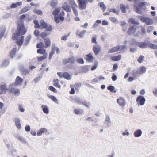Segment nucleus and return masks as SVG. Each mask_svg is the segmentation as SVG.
<instances>
[{
    "label": "nucleus",
    "mask_w": 157,
    "mask_h": 157,
    "mask_svg": "<svg viewBox=\"0 0 157 157\" xmlns=\"http://www.w3.org/2000/svg\"><path fill=\"white\" fill-rule=\"evenodd\" d=\"M26 31L23 21L19 20L17 23V30L12 36L13 39L17 40V43L19 46L22 44L24 39V36H20L24 35Z\"/></svg>",
    "instance_id": "f257e3e1"
},
{
    "label": "nucleus",
    "mask_w": 157,
    "mask_h": 157,
    "mask_svg": "<svg viewBox=\"0 0 157 157\" xmlns=\"http://www.w3.org/2000/svg\"><path fill=\"white\" fill-rule=\"evenodd\" d=\"M60 12V8H56L55 9L52 13L53 15L55 16L54 20L57 23H59L60 20L63 21L64 19V17H63L64 15V12L62 11L59 15L58 13H59Z\"/></svg>",
    "instance_id": "f03ea898"
},
{
    "label": "nucleus",
    "mask_w": 157,
    "mask_h": 157,
    "mask_svg": "<svg viewBox=\"0 0 157 157\" xmlns=\"http://www.w3.org/2000/svg\"><path fill=\"white\" fill-rule=\"evenodd\" d=\"M75 61L74 57L71 56L68 59H65L63 60V63L64 65L67 64L66 67L72 69H74V67L72 65L74 63Z\"/></svg>",
    "instance_id": "7ed1b4c3"
},
{
    "label": "nucleus",
    "mask_w": 157,
    "mask_h": 157,
    "mask_svg": "<svg viewBox=\"0 0 157 157\" xmlns=\"http://www.w3.org/2000/svg\"><path fill=\"white\" fill-rule=\"evenodd\" d=\"M145 3L142 2H140L138 4L135 3L134 5V7L136 8V12L139 14H141L142 13V10L144 9V6L145 5Z\"/></svg>",
    "instance_id": "20e7f679"
},
{
    "label": "nucleus",
    "mask_w": 157,
    "mask_h": 157,
    "mask_svg": "<svg viewBox=\"0 0 157 157\" xmlns=\"http://www.w3.org/2000/svg\"><path fill=\"white\" fill-rule=\"evenodd\" d=\"M146 68L145 66L140 67L137 70H133L132 71V74L133 76H136L137 75H142L145 73L146 71Z\"/></svg>",
    "instance_id": "39448f33"
},
{
    "label": "nucleus",
    "mask_w": 157,
    "mask_h": 157,
    "mask_svg": "<svg viewBox=\"0 0 157 157\" xmlns=\"http://www.w3.org/2000/svg\"><path fill=\"white\" fill-rule=\"evenodd\" d=\"M140 18L142 22L145 23L147 25H151L154 22L153 19L147 17L140 16Z\"/></svg>",
    "instance_id": "423d86ee"
},
{
    "label": "nucleus",
    "mask_w": 157,
    "mask_h": 157,
    "mask_svg": "<svg viewBox=\"0 0 157 157\" xmlns=\"http://www.w3.org/2000/svg\"><path fill=\"white\" fill-rule=\"evenodd\" d=\"M140 27L138 26L133 25L129 28L127 33L128 34H132L137 31Z\"/></svg>",
    "instance_id": "0eeeda50"
},
{
    "label": "nucleus",
    "mask_w": 157,
    "mask_h": 157,
    "mask_svg": "<svg viewBox=\"0 0 157 157\" xmlns=\"http://www.w3.org/2000/svg\"><path fill=\"white\" fill-rule=\"evenodd\" d=\"M52 26H49L47 27L46 30L41 34V36L43 38H44L46 36L48 35L51 33V31L52 30Z\"/></svg>",
    "instance_id": "6e6552de"
},
{
    "label": "nucleus",
    "mask_w": 157,
    "mask_h": 157,
    "mask_svg": "<svg viewBox=\"0 0 157 157\" xmlns=\"http://www.w3.org/2000/svg\"><path fill=\"white\" fill-rule=\"evenodd\" d=\"M145 101V98L142 96H139L136 99L138 104L140 106H143L144 104Z\"/></svg>",
    "instance_id": "1a4fd4ad"
},
{
    "label": "nucleus",
    "mask_w": 157,
    "mask_h": 157,
    "mask_svg": "<svg viewBox=\"0 0 157 157\" xmlns=\"http://www.w3.org/2000/svg\"><path fill=\"white\" fill-rule=\"evenodd\" d=\"M79 4V7L81 10H84L86 8L87 3L85 0H78Z\"/></svg>",
    "instance_id": "9d476101"
},
{
    "label": "nucleus",
    "mask_w": 157,
    "mask_h": 157,
    "mask_svg": "<svg viewBox=\"0 0 157 157\" xmlns=\"http://www.w3.org/2000/svg\"><path fill=\"white\" fill-rule=\"evenodd\" d=\"M10 93L13 94L15 96L18 97L20 94V91L18 88H12L10 89Z\"/></svg>",
    "instance_id": "9b49d317"
},
{
    "label": "nucleus",
    "mask_w": 157,
    "mask_h": 157,
    "mask_svg": "<svg viewBox=\"0 0 157 157\" xmlns=\"http://www.w3.org/2000/svg\"><path fill=\"white\" fill-rule=\"evenodd\" d=\"M101 46L98 44L94 45L93 47V50L96 55H97L101 51Z\"/></svg>",
    "instance_id": "f8f14e48"
},
{
    "label": "nucleus",
    "mask_w": 157,
    "mask_h": 157,
    "mask_svg": "<svg viewBox=\"0 0 157 157\" xmlns=\"http://www.w3.org/2000/svg\"><path fill=\"white\" fill-rule=\"evenodd\" d=\"M43 133H44L47 135L49 134L47 129L45 128H41L37 132V135L38 136H41Z\"/></svg>",
    "instance_id": "ddd939ff"
},
{
    "label": "nucleus",
    "mask_w": 157,
    "mask_h": 157,
    "mask_svg": "<svg viewBox=\"0 0 157 157\" xmlns=\"http://www.w3.org/2000/svg\"><path fill=\"white\" fill-rule=\"evenodd\" d=\"M14 121L15 123V125L18 129L20 130L21 128V125L20 123V120L17 117H15L14 119Z\"/></svg>",
    "instance_id": "4468645a"
},
{
    "label": "nucleus",
    "mask_w": 157,
    "mask_h": 157,
    "mask_svg": "<svg viewBox=\"0 0 157 157\" xmlns=\"http://www.w3.org/2000/svg\"><path fill=\"white\" fill-rule=\"evenodd\" d=\"M136 45L141 48H147V44L144 42H137Z\"/></svg>",
    "instance_id": "2eb2a0df"
},
{
    "label": "nucleus",
    "mask_w": 157,
    "mask_h": 157,
    "mask_svg": "<svg viewBox=\"0 0 157 157\" xmlns=\"http://www.w3.org/2000/svg\"><path fill=\"white\" fill-rule=\"evenodd\" d=\"M117 102L121 106L124 107L125 105V100L121 98H120L117 99Z\"/></svg>",
    "instance_id": "dca6fc26"
},
{
    "label": "nucleus",
    "mask_w": 157,
    "mask_h": 157,
    "mask_svg": "<svg viewBox=\"0 0 157 157\" xmlns=\"http://www.w3.org/2000/svg\"><path fill=\"white\" fill-rule=\"evenodd\" d=\"M142 133V132L141 129H138L134 131L133 135L135 137H138L140 136Z\"/></svg>",
    "instance_id": "f3484780"
},
{
    "label": "nucleus",
    "mask_w": 157,
    "mask_h": 157,
    "mask_svg": "<svg viewBox=\"0 0 157 157\" xmlns=\"http://www.w3.org/2000/svg\"><path fill=\"white\" fill-rule=\"evenodd\" d=\"M41 108L44 113L48 114L49 113V109L48 107L46 105H43L41 106Z\"/></svg>",
    "instance_id": "a211bd4d"
},
{
    "label": "nucleus",
    "mask_w": 157,
    "mask_h": 157,
    "mask_svg": "<svg viewBox=\"0 0 157 157\" xmlns=\"http://www.w3.org/2000/svg\"><path fill=\"white\" fill-rule=\"evenodd\" d=\"M23 82V79L19 76H17L16 79L15 84L17 85H20Z\"/></svg>",
    "instance_id": "6ab92c4d"
},
{
    "label": "nucleus",
    "mask_w": 157,
    "mask_h": 157,
    "mask_svg": "<svg viewBox=\"0 0 157 157\" xmlns=\"http://www.w3.org/2000/svg\"><path fill=\"white\" fill-rule=\"evenodd\" d=\"M7 89L6 84H4L0 86V90L2 93H5Z\"/></svg>",
    "instance_id": "aec40b11"
},
{
    "label": "nucleus",
    "mask_w": 157,
    "mask_h": 157,
    "mask_svg": "<svg viewBox=\"0 0 157 157\" xmlns=\"http://www.w3.org/2000/svg\"><path fill=\"white\" fill-rule=\"evenodd\" d=\"M75 101L76 103L81 105H83L84 103H85V101L78 98L75 99Z\"/></svg>",
    "instance_id": "412c9836"
},
{
    "label": "nucleus",
    "mask_w": 157,
    "mask_h": 157,
    "mask_svg": "<svg viewBox=\"0 0 157 157\" xmlns=\"http://www.w3.org/2000/svg\"><path fill=\"white\" fill-rule=\"evenodd\" d=\"M6 30V28L5 27H0V39H1L3 37L4 32Z\"/></svg>",
    "instance_id": "4be33fe9"
},
{
    "label": "nucleus",
    "mask_w": 157,
    "mask_h": 157,
    "mask_svg": "<svg viewBox=\"0 0 157 157\" xmlns=\"http://www.w3.org/2000/svg\"><path fill=\"white\" fill-rule=\"evenodd\" d=\"M9 61L8 60H4L0 65L1 67H7L9 64Z\"/></svg>",
    "instance_id": "5701e85b"
},
{
    "label": "nucleus",
    "mask_w": 157,
    "mask_h": 157,
    "mask_svg": "<svg viewBox=\"0 0 157 157\" xmlns=\"http://www.w3.org/2000/svg\"><path fill=\"white\" fill-rule=\"evenodd\" d=\"M121 56L120 55H119L118 56L112 57L111 59L113 61H119L121 59Z\"/></svg>",
    "instance_id": "b1692460"
},
{
    "label": "nucleus",
    "mask_w": 157,
    "mask_h": 157,
    "mask_svg": "<svg viewBox=\"0 0 157 157\" xmlns=\"http://www.w3.org/2000/svg\"><path fill=\"white\" fill-rule=\"evenodd\" d=\"M63 8L66 11L68 12H71V9L69 6L67 5V3H65L63 5Z\"/></svg>",
    "instance_id": "393cba45"
},
{
    "label": "nucleus",
    "mask_w": 157,
    "mask_h": 157,
    "mask_svg": "<svg viewBox=\"0 0 157 157\" xmlns=\"http://www.w3.org/2000/svg\"><path fill=\"white\" fill-rule=\"evenodd\" d=\"M128 22L135 25H139V22L137 21L134 18H131L128 19Z\"/></svg>",
    "instance_id": "a878e982"
},
{
    "label": "nucleus",
    "mask_w": 157,
    "mask_h": 157,
    "mask_svg": "<svg viewBox=\"0 0 157 157\" xmlns=\"http://www.w3.org/2000/svg\"><path fill=\"white\" fill-rule=\"evenodd\" d=\"M86 59L89 62L93 61L94 59L91 53H90L86 55Z\"/></svg>",
    "instance_id": "bb28decb"
},
{
    "label": "nucleus",
    "mask_w": 157,
    "mask_h": 157,
    "mask_svg": "<svg viewBox=\"0 0 157 157\" xmlns=\"http://www.w3.org/2000/svg\"><path fill=\"white\" fill-rule=\"evenodd\" d=\"M58 80L57 79H54L53 81V85L56 87L59 88H60V85L59 84Z\"/></svg>",
    "instance_id": "cd10ccee"
},
{
    "label": "nucleus",
    "mask_w": 157,
    "mask_h": 157,
    "mask_svg": "<svg viewBox=\"0 0 157 157\" xmlns=\"http://www.w3.org/2000/svg\"><path fill=\"white\" fill-rule=\"evenodd\" d=\"M47 96L55 103L57 104L58 103L57 99L54 96L49 94H48Z\"/></svg>",
    "instance_id": "c85d7f7f"
},
{
    "label": "nucleus",
    "mask_w": 157,
    "mask_h": 157,
    "mask_svg": "<svg viewBox=\"0 0 157 157\" xmlns=\"http://www.w3.org/2000/svg\"><path fill=\"white\" fill-rule=\"evenodd\" d=\"M17 139H18L19 140H20L21 141V142L24 144H26L27 143L26 140L25 139V138H23L22 136H18L17 137Z\"/></svg>",
    "instance_id": "c756f323"
},
{
    "label": "nucleus",
    "mask_w": 157,
    "mask_h": 157,
    "mask_svg": "<svg viewBox=\"0 0 157 157\" xmlns=\"http://www.w3.org/2000/svg\"><path fill=\"white\" fill-rule=\"evenodd\" d=\"M148 47H150L152 49H157V45L154 44L150 43H147V48Z\"/></svg>",
    "instance_id": "7c9ffc66"
},
{
    "label": "nucleus",
    "mask_w": 157,
    "mask_h": 157,
    "mask_svg": "<svg viewBox=\"0 0 157 157\" xmlns=\"http://www.w3.org/2000/svg\"><path fill=\"white\" fill-rule=\"evenodd\" d=\"M40 29H42L43 28H45L47 27V24L43 20H42L40 22Z\"/></svg>",
    "instance_id": "2f4dec72"
},
{
    "label": "nucleus",
    "mask_w": 157,
    "mask_h": 157,
    "mask_svg": "<svg viewBox=\"0 0 157 157\" xmlns=\"http://www.w3.org/2000/svg\"><path fill=\"white\" fill-rule=\"evenodd\" d=\"M30 9V7L29 6H27L22 8L20 12V13H23L28 11Z\"/></svg>",
    "instance_id": "473e14b6"
},
{
    "label": "nucleus",
    "mask_w": 157,
    "mask_h": 157,
    "mask_svg": "<svg viewBox=\"0 0 157 157\" xmlns=\"http://www.w3.org/2000/svg\"><path fill=\"white\" fill-rule=\"evenodd\" d=\"M22 2H19L16 3H13L10 6V8H15L18 6H20L21 5Z\"/></svg>",
    "instance_id": "72a5a7b5"
},
{
    "label": "nucleus",
    "mask_w": 157,
    "mask_h": 157,
    "mask_svg": "<svg viewBox=\"0 0 157 157\" xmlns=\"http://www.w3.org/2000/svg\"><path fill=\"white\" fill-rule=\"evenodd\" d=\"M67 80H70L71 79V76L67 72H65L63 73V77Z\"/></svg>",
    "instance_id": "f704fd0d"
},
{
    "label": "nucleus",
    "mask_w": 157,
    "mask_h": 157,
    "mask_svg": "<svg viewBox=\"0 0 157 157\" xmlns=\"http://www.w3.org/2000/svg\"><path fill=\"white\" fill-rule=\"evenodd\" d=\"M90 68V66L89 65L85 66L83 67L82 71L83 72H86L89 70Z\"/></svg>",
    "instance_id": "c9c22d12"
},
{
    "label": "nucleus",
    "mask_w": 157,
    "mask_h": 157,
    "mask_svg": "<svg viewBox=\"0 0 157 157\" xmlns=\"http://www.w3.org/2000/svg\"><path fill=\"white\" fill-rule=\"evenodd\" d=\"M47 57V53H44L43 56L41 57H37V59L39 61H41L43 60L46 59Z\"/></svg>",
    "instance_id": "e433bc0d"
},
{
    "label": "nucleus",
    "mask_w": 157,
    "mask_h": 157,
    "mask_svg": "<svg viewBox=\"0 0 157 157\" xmlns=\"http://www.w3.org/2000/svg\"><path fill=\"white\" fill-rule=\"evenodd\" d=\"M16 48H13L10 52V57H13L15 55L16 52Z\"/></svg>",
    "instance_id": "4c0bfd02"
},
{
    "label": "nucleus",
    "mask_w": 157,
    "mask_h": 157,
    "mask_svg": "<svg viewBox=\"0 0 157 157\" xmlns=\"http://www.w3.org/2000/svg\"><path fill=\"white\" fill-rule=\"evenodd\" d=\"M52 50H54V49H55L56 51L57 54H58L59 52V49L57 47L55 46V44H52Z\"/></svg>",
    "instance_id": "58836bf2"
},
{
    "label": "nucleus",
    "mask_w": 157,
    "mask_h": 157,
    "mask_svg": "<svg viewBox=\"0 0 157 157\" xmlns=\"http://www.w3.org/2000/svg\"><path fill=\"white\" fill-rule=\"evenodd\" d=\"M99 5H100V7L101 8L103 11H105L106 10V7L104 3L103 2H101L99 3Z\"/></svg>",
    "instance_id": "ea45409f"
},
{
    "label": "nucleus",
    "mask_w": 157,
    "mask_h": 157,
    "mask_svg": "<svg viewBox=\"0 0 157 157\" xmlns=\"http://www.w3.org/2000/svg\"><path fill=\"white\" fill-rule=\"evenodd\" d=\"M57 0H52L51 2L50 5L52 7L54 8L57 5Z\"/></svg>",
    "instance_id": "a19ab883"
},
{
    "label": "nucleus",
    "mask_w": 157,
    "mask_h": 157,
    "mask_svg": "<svg viewBox=\"0 0 157 157\" xmlns=\"http://www.w3.org/2000/svg\"><path fill=\"white\" fill-rule=\"evenodd\" d=\"M120 8L123 13H126V7L124 4H121L120 5Z\"/></svg>",
    "instance_id": "79ce46f5"
},
{
    "label": "nucleus",
    "mask_w": 157,
    "mask_h": 157,
    "mask_svg": "<svg viewBox=\"0 0 157 157\" xmlns=\"http://www.w3.org/2000/svg\"><path fill=\"white\" fill-rule=\"evenodd\" d=\"M117 48V46H116L112 48L111 49L109 50L108 52L110 53H113L115 52H118Z\"/></svg>",
    "instance_id": "37998d69"
},
{
    "label": "nucleus",
    "mask_w": 157,
    "mask_h": 157,
    "mask_svg": "<svg viewBox=\"0 0 157 157\" xmlns=\"http://www.w3.org/2000/svg\"><path fill=\"white\" fill-rule=\"evenodd\" d=\"M74 113L76 114H81L83 113V111L80 109H75L74 110Z\"/></svg>",
    "instance_id": "c03bdc74"
},
{
    "label": "nucleus",
    "mask_w": 157,
    "mask_h": 157,
    "mask_svg": "<svg viewBox=\"0 0 157 157\" xmlns=\"http://www.w3.org/2000/svg\"><path fill=\"white\" fill-rule=\"evenodd\" d=\"M44 42L45 44L46 47L50 46V40L48 38L45 39L44 40Z\"/></svg>",
    "instance_id": "a18cd8bd"
},
{
    "label": "nucleus",
    "mask_w": 157,
    "mask_h": 157,
    "mask_svg": "<svg viewBox=\"0 0 157 157\" xmlns=\"http://www.w3.org/2000/svg\"><path fill=\"white\" fill-rule=\"evenodd\" d=\"M117 47L118 51H121L125 49V46L122 45H119L117 46Z\"/></svg>",
    "instance_id": "49530a36"
},
{
    "label": "nucleus",
    "mask_w": 157,
    "mask_h": 157,
    "mask_svg": "<svg viewBox=\"0 0 157 157\" xmlns=\"http://www.w3.org/2000/svg\"><path fill=\"white\" fill-rule=\"evenodd\" d=\"M97 36L96 35L94 36L92 38L91 41L92 43H94L95 44H97L98 42L97 41Z\"/></svg>",
    "instance_id": "de8ad7c7"
},
{
    "label": "nucleus",
    "mask_w": 157,
    "mask_h": 157,
    "mask_svg": "<svg viewBox=\"0 0 157 157\" xmlns=\"http://www.w3.org/2000/svg\"><path fill=\"white\" fill-rule=\"evenodd\" d=\"M86 32V30H83L79 33L78 36L80 37L83 38L84 37V35Z\"/></svg>",
    "instance_id": "09e8293b"
},
{
    "label": "nucleus",
    "mask_w": 157,
    "mask_h": 157,
    "mask_svg": "<svg viewBox=\"0 0 157 157\" xmlns=\"http://www.w3.org/2000/svg\"><path fill=\"white\" fill-rule=\"evenodd\" d=\"M144 59V56L140 55L137 60L140 63H141Z\"/></svg>",
    "instance_id": "8fccbe9b"
},
{
    "label": "nucleus",
    "mask_w": 157,
    "mask_h": 157,
    "mask_svg": "<svg viewBox=\"0 0 157 157\" xmlns=\"http://www.w3.org/2000/svg\"><path fill=\"white\" fill-rule=\"evenodd\" d=\"M33 12L34 13H36V14L39 15H42V12L41 11L39 10L36 9H34L33 10Z\"/></svg>",
    "instance_id": "3c124183"
},
{
    "label": "nucleus",
    "mask_w": 157,
    "mask_h": 157,
    "mask_svg": "<svg viewBox=\"0 0 157 157\" xmlns=\"http://www.w3.org/2000/svg\"><path fill=\"white\" fill-rule=\"evenodd\" d=\"M109 19L112 22L116 23H118V21L117 19L114 17H109Z\"/></svg>",
    "instance_id": "603ef678"
},
{
    "label": "nucleus",
    "mask_w": 157,
    "mask_h": 157,
    "mask_svg": "<svg viewBox=\"0 0 157 157\" xmlns=\"http://www.w3.org/2000/svg\"><path fill=\"white\" fill-rule=\"evenodd\" d=\"M42 77V76H40L38 77L35 78L33 80L34 82L35 83H37L40 80Z\"/></svg>",
    "instance_id": "864d4df0"
},
{
    "label": "nucleus",
    "mask_w": 157,
    "mask_h": 157,
    "mask_svg": "<svg viewBox=\"0 0 157 157\" xmlns=\"http://www.w3.org/2000/svg\"><path fill=\"white\" fill-rule=\"evenodd\" d=\"M69 36V33L67 35L63 36L61 37V39L62 40L66 41L67 39V37H68Z\"/></svg>",
    "instance_id": "5fc2aeb1"
},
{
    "label": "nucleus",
    "mask_w": 157,
    "mask_h": 157,
    "mask_svg": "<svg viewBox=\"0 0 157 157\" xmlns=\"http://www.w3.org/2000/svg\"><path fill=\"white\" fill-rule=\"evenodd\" d=\"M33 22L35 25L34 26L35 28H40V25H39V23L37 21L34 20V21Z\"/></svg>",
    "instance_id": "6e6d98bb"
},
{
    "label": "nucleus",
    "mask_w": 157,
    "mask_h": 157,
    "mask_svg": "<svg viewBox=\"0 0 157 157\" xmlns=\"http://www.w3.org/2000/svg\"><path fill=\"white\" fill-rule=\"evenodd\" d=\"M110 12H112L114 13L118 14L119 13V10H116L115 9H111L109 10Z\"/></svg>",
    "instance_id": "4d7b16f0"
},
{
    "label": "nucleus",
    "mask_w": 157,
    "mask_h": 157,
    "mask_svg": "<svg viewBox=\"0 0 157 157\" xmlns=\"http://www.w3.org/2000/svg\"><path fill=\"white\" fill-rule=\"evenodd\" d=\"M45 50L44 49L41 48L37 50V53L40 54H44L45 53Z\"/></svg>",
    "instance_id": "13d9d810"
},
{
    "label": "nucleus",
    "mask_w": 157,
    "mask_h": 157,
    "mask_svg": "<svg viewBox=\"0 0 157 157\" xmlns=\"http://www.w3.org/2000/svg\"><path fill=\"white\" fill-rule=\"evenodd\" d=\"M73 10L74 12L75 15L76 16H78V11L76 8H75L74 7H73Z\"/></svg>",
    "instance_id": "bf43d9fd"
},
{
    "label": "nucleus",
    "mask_w": 157,
    "mask_h": 157,
    "mask_svg": "<svg viewBox=\"0 0 157 157\" xmlns=\"http://www.w3.org/2000/svg\"><path fill=\"white\" fill-rule=\"evenodd\" d=\"M49 90L53 92L54 93H56L57 92V90L52 86H50L49 87Z\"/></svg>",
    "instance_id": "052dcab7"
},
{
    "label": "nucleus",
    "mask_w": 157,
    "mask_h": 157,
    "mask_svg": "<svg viewBox=\"0 0 157 157\" xmlns=\"http://www.w3.org/2000/svg\"><path fill=\"white\" fill-rule=\"evenodd\" d=\"M105 121L106 122L107 124H109L111 122L110 118L108 116H106V117Z\"/></svg>",
    "instance_id": "680f3d73"
},
{
    "label": "nucleus",
    "mask_w": 157,
    "mask_h": 157,
    "mask_svg": "<svg viewBox=\"0 0 157 157\" xmlns=\"http://www.w3.org/2000/svg\"><path fill=\"white\" fill-rule=\"evenodd\" d=\"M44 47V44L42 42H40L39 44H38L37 45V48H40L43 47Z\"/></svg>",
    "instance_id": "e2e57ef3"
},
{
    "label": "nucleus",
    "mask_w": 157,
    "mask_h": 157,
    "mask_svg": "<svg viewBox=\"0 0 157 157\" xmlns=\"http://www.w3.org/2000/svg\"><path fill=\"white\" fill-rule=\"evenodd\" d=\"M77 61L80 64H83L84 63V60L82 58H80L77 59Z\"/></svg>",
    "instance_id": "0e129e2a"
},
{
    "label": "nucleus",
    "mask_w": 157,
    "mask_h": 157,
    "mask_svg": "<svg viewBox=\"0 0 157 157\" xmlns=\"http://www.w3.org/2000/svg\"><path fill=\"white\" fill-rule=\"evenodd\" d=\"M114 89V87L112 86H110L108 87V90H110L111 92L113 91Z\"/></svg>",
    "instance_id": "69168bd1"
},
{
    "label": "nucleus",
    "mask_w": 157,
    "mask_h": 157,
    "mask_svg": "<svg viewBox=\"0 0 157 157\" xmlns=\"http://www.w3.org/2000/svg\"><path fill=\"white\" fill-rule=\"evenodd\" d=\"M153 28L152 26H150L148 27L147 29V32L150 33L151 32L153 29Z\"/></svg>",
    "instance_id": "338daca9"
},
{
    "label": "nucleus",
    "mask_w": 157,
    "mask_h": 157,
    "mask_svg": "<svg viewBox=\"0 0 157 157\" xmlns=\"http://www.w3.org/2000/svg\"><path fill=\"white\" fill-rule=\"evenodd\" d=\"M153 93L155 97H157V88H155V89H154L153 90Z\"/></svg>",
    "instance_id": "774afa93"
}]
</instances>
